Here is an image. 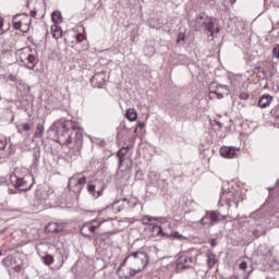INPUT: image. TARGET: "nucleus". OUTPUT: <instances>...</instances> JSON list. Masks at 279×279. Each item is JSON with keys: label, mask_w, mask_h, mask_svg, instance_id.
<instances>
[{"label": "nucleus", "mask_w": 279, "mask_h": 279, "mask_svg": "<svg viewBox=\"0 0 279 279\" xmlns=\"http://www.w3.org/2000/svg\"><path fill=\"white\" fill-rule=\"evenodd\" d=\"M130 149H132V146L121 147L118 150L117 156L119 158V169H121V167H123V162H125V157L128 156Z\"/></svg>", "instance_id": "19"}, {"label": "nucleus", "mask_w": 279, "mask_h": 279, "mask_svg": "<svg viewBox=\"0 0 279 279\" xmlns=\"http://www.w3.org/2000/svg\"><path fill=\"white\" fill-rule=\"evenodd\" d=\"M214 95H217L218 99H223V95L219 92H214Z\"/></svg>", "instance_id": "44"}, {"label": "nucleus", "mask_w": 279, "mask_h": 279, "mask_svg": "<svg viewBox=\"0 0 279 279\" xmlns=\"http://www.w3.org/2000/svg\"><path fill=\"white\" fill-rule=\"evenodd\" d=\"M44 265H53V256L51 255H46L43 257Z\"/></svg>", "instance_id": "31"}, {"label": "nucleus", "mask_w": 279, "mask_h": 279, "mask_svg": "<svg viewBox=\"0 0 279 279\" xmlns=\"http://www.w3.org/2000/svg\"><path fill=\"white\" fill-rule=\"evenodd\" d=\"M9 80L11 81V82H16V80H19L17 77H16V75H9Z\"/></svg>", "instance_id": "43"}, {"label": "nucleus", "mask_w": 279, "mask_h": 279, "mask_svg": "<svg viewBox=\"0 0 279 279\" xmlns=\"http://www.w3.org/2000/svg\"><path fill=\"white\" fill-rule=\"evenodd\" d=\"M86 40V35L80 33L76 35V43H84Z\"/></svg>", "instance_id": "33"}, {"label": "nucleus", "mask_w": 279, "mask_h": 279, "mask_svg": "<svg viewBox=\"0 0 279 279\" xmlns=\"http://www.w3.org/2000/svg\"><path fill=\"white\" fill-rule=\"evenodd\" d=\"M44 134H45V125L38 123L37 126H36L34 137L35 138H43Z\"/></svg>", "instance_id": "26"}, {"label": "nucleus", "mask_w": 279, "mask_h": 279, "mask_svg": "<svg viewBox=\"0 0 279 279\" xmlns=\"http://www.w3.org/2000/svg\"><path fill=\"white\" fill-rule=\"evenodd\" d=\"M275 58H279V45H276L272 49Z\"/></svg>", "instance_id": "37"}, {"label": "nucleus", "mask_w": 279, "mask_h": 279, "mask_svg": "<svg viewBox=\"0 0 279 279\" xmlns=\"http://www.w3.org/2000/svg\"><path fill=\"white\" fill-rule=\"evenodd\" d=\"M194 263L195 260L189 255H181L177 259V267L178 269H190V267H193Z\"/></svg>", "instance_id": "16"}, {"label": "nucleus", "mask_w": 279, "mask_h": 279, "mask_svg": "<svg viewBox=\"0 0 279 279\" xmlns=\"http://www.w3.org/2000/svg\"><path fill=\"white\" fill-rule=\"evenodd\" d=\"M31 16L35 17L36 16V11H31Z\"/></svg>", "instance_id": "48"}, {"label": "nucleus", "mask_w": 279, "mask_h": 279, "mask_svg": "<svg viewBox=\"0 0 279 279\" xmlns=\"http://www.w3.org/2000/svg\"><path fill=\"white\" fill-rule=\"evenodd\" d=\"M86 185V177H77L74 175L70 178L68 186L69 191L73 193L75 199H78L80 193H82V189Z\"/></svg>", "instance_id": "6"}, {"label": "nucleus", "mask_w": 279, "mask_h": 279, "mask_svg": "<svg viewBox=\"0 0 279 279\" xmlns=\"http://www.w3.org/2000/svg\"><path fill=\"white\" fill-rule=\"evenodd\" d=\"M16 130L17 134H22V136H29L32 125H29V123L16 124Z\"/></svg>", "instance_id": "21"}, {"label": "nucleus", "mask_w": 279, "mask_h": 279, "mask_svg": "<svg viewBox=\"0 0 279 279\" xmlns=\"http://www.w3.org/2000/svg\"><path fill=\"white\" fill-rule=\"evenodd\" d=\"M49 130L53 132L59 145H71V143H74V147L70 149L69 156H80L84 135L77 122L62 118L56 121Z\"/></svg>", "instance_id": "1"}, {"label": "nucleus", "mask_w": 279, "mask_h": 279, "mask_svg": "<svg viewBox=\"0 0 279 279\" xmlns=\"http://www.w3.org/2000/svg\"><path fill=\"white\" fill-rule=\"evenodd\" d=\"M196 23L205 28L207 36H215V22H213V19L208 17L206 13L197 15Z\"/></svg>", "instance_id": "11"}, {"label": "nucleus", "mask_w": 279, "mask_h": 279, "mask_svg": "<svg viewBox=\"0 0 279 279\" xmlns=\"http://www.w3.org/2000/svg\"><path fill=\"white\" fill-rule=\"evenodd\" d=\"M239 151H241L240 148L234 147V146H222L220 148V156H222V158H236V156H239Z\"/></svg>", "instance_id": "15"}, {"label": "nucleus", "mask_w": 279, "mask_h": 279, "mask_svg": "<svg viewBox=\"0 0 279 279\" xmlns=\"http://www.w3.org/2000/svg\"><path fill=\"white\" fill-rule=\"evenodd\" d=\"M11 123H14V116H12V118H11V121H10Z\"/></svg>", "instance_id": "50"}, {"label": "nucleus", "mask_w": 279, "mask_h": 279, "mask_svg": "<svg viewBox=\"0 0 279 279\" xmlns=\"http://www.w3.org/2000/svg\"><path fill=\"white\" fill-rule=\"evenodd\" d=\"M125 265L123 263L120 264L119 268L117 269V276L121 279H130L134 278L136 274H138L132 266H128L124 268Z\"/></svg>", "instance_id": "14"}, {"label": "nucleus", "mask_w": 279, "mask_h": 279, "mask_svg": "<svg viewBox=\"0 0 279 279\" xmlns=\"http://www.w3.org/2000/svg\"><path fill=\"white\" fill-rule=\"evenodd\" d=\"M186 36L184 35V33H179L178 38H177V45H180V43H184Z\"/></svg>", "instance_id": "32"}, {"label": "nucleus", "mask_w": 279, "mask_h": 279, "mask_svg": "<svg viewBox=\"0 0 279 279\" xmlns=\"http://www.w3.org/2000/svg\"><path fill=\"white\" fill-rule=\"evenodd\" d=\"M226 216L217 213V211H206L205 216L201 219V226H205L207 228H213L215 223H219V221H223Z\"/></svg>", "instance_id": "8"}, {"label": "nucleus", "mask_w": 279, "mask_h": 279, "mask_svg": "<svg viewBox=\"0 0 279 279\" xmlns=\"http://www.w3.org/2000/svg\"><path fill=\"white\" fill-rule=\"evenodd\" d=\"M34 160H35V162H38V160H40V153L39 151L34 153Z\"/></svg>", "instance_id": "40"}, {"label": "nucleus", "mask_w": 279, "mask_h": 279, "mask_svg": "<svg viewBox=\"0 0 279 279\" xmlns=\"http://www.w3.org/2000/svg\"><path fill=\"white\" fill-rule=\"evenodd\" d=\"M101 223H104L101 219H95V220L85 222L81 228V234L87 239L93 236V234H95V230H97V228H99Z\"/></svg>", "instance_id": "12"}, {"label": "nucleus", "mask_w": 279, "mask_h": 279, "mask_svg": "<svg viewBox=\"0 0 279 279\" xmlns=\"http://www.w3.org/2000/svg\"><path fill=\"white\" fill-rule=\"evenodd\" d=\"M52 23H62V13L60 11H53L51 14Z\"/></svg>", "instance_id": "28"}, {"label": "nucleus", "mask_w": 279, "mask_h": 279, "mask_svg": "<svg viewBox=\"0 0 279 279\" xmlns=\"http://www.w3.org/2000/svg\"><path fill=\"white\" fill-rule=\"evenodd\" d=\"M272 99L274 97L269 94L263 95L257 102L258 108H267L271 104Z\"/></svg>", "instance_id": "20"}, {"label": "nucleus", "mask_w": 279, "mask_h": 279, "mask_svg": "<svg viewBox=\"0 0 279 279\" xmlns=\"http://www.w3.org/2000/svg\"><path fill=\"white\" fill-rule=\"evenodd\" d=\"M46 230L47 232H51V233L62 232V230H64V222L62 221L49 222L46 226Z\"/></svg>", "instance_id": "18"}, {"label": "nucleus", "mask_w": 279, "mask_h": 279, "mask_svg": "<svg viewBox=\"0 0 279 279\" xmlns=\"http://www.w3.org/2000/svg\"><path fill=\"white\" fill-rule=\"evenodd\" d=\"M52 36L58 40V38H62V27L59 25L51 26Z\"/></svg>", "instance_id": "25"}, {"label": "nucleus", "mask_w": 279, "mask_h": 279, "mask_svg": "<svg viewBox=\"0 0 279 279\" xmlns=\"http://www.w3.org/2000/svg\"><path fill=\"white\" fill-rule=\"evenodd\" d=\"M239 267H240V269H241L242 271H245V269H247V263L241 262L240 265H239Z\"/></svg>", "instance_id": "38"}, {"label": "nucleus", "mask_w": 279, "mask_h": 279, "mask_svg": "<svg viewBox=\"0 0 279 279\" xmlns=\"http://www.w3.org/2000/svg\"><path fill=\"white\" fill-rule=\"evenodd\" d=\"M264 3L266 4V3H267V0H264Z\"/></svg>", "instance_id": "53"}, {"label": "nucleus", "mask_w": 279, "mask_h": 279, "mask_svg": "<svg viewBox=\"0 0 279 279\" xmlns=\"http://www.w3.org/2000/svg\"><path fill=\"white\" fill-rule=\"evenodd\" d=\"M240 197H241V193L239 192H227L221 194L219 204L220 206H223V204H227L229 208H232V206H235V208H239Z\"/></svg>", "instance_id": "9"}, {"label": "nucleus", "mask_w": 279, "mask_h": 279, "mask_svg": "<svg viewBox=\"0 0 279 279\" xmlns=\"http://www.w3.org/2000/svg\"><path fill=\"white\" fill-rule=\"evenodd\" d=\"M271 117L275 119L276 125L279 128V106H275L270 111Z\"/></svg>", "instance_id": "29"}, {"label": "nucleus", "mask_w": 279, "mask_h": 279, "mask_svg": "<svg viewBox=\"0 0 279 279\" xmlns=\"http://www.w3.org/2000/svg\"><path fill=\"white\" fill-rule=\"evenodd\" d=\"M149 263V255L146 252L137 251L129 254L123 260L122 265H128L141 274Z\"/></svg>", "instance_id": "4"}, {"label": "nucleus", "mask_w": 279, "mask_h": 279, "mask_svg": "<svg viewBox=\"0 0 279 279\" xmlns=\"http://www.w3.org/2000/svg\"><path fill=\"white\" fill-rule=\"evenodd\" d=\"M107 210H112L116 215L123 210H130L129 198L114 201L111 205L107 206Z\"/></svg>", "instance_id": "13"}, {"label": "nucleus", "mask_w": 279, "mask_h": 279, "mask_svg": "<svg viewBox=\"0 0 279 279\" xmlns=\"http://www.w3.org/2000/svg\"><path fill=\"white\" fill-rule=\"evenodd\" d=\"M20 61L22 64L29 69V71H34L36 69V64H38V51L36 49H32V47H25L19 50Z\"/></svg>", "instance_id": "5"}, {"label": "nucleus", "mask_w": 279, "mask_h": 279, "mask_svg": "<svg viewBox=\"0 0 279 279\" xmlns=\"http://www.w3.org/2000/svg\"><path fill=\"white\" fill-rule=\"evenodd\" d=\"M158 218H154L151 216H145L142 218V223L144 226H150V230L153 235L155 236H166L167 239H177L178 241H186L189 238L181 234L178 231H163L160 226H153L154 221H157Z\"/></svg>", "instance_id": "3"}, {"label": "nucleus", "mask_w": 279, "mask_h": 279, "mask_svg": "<svg viewBox=\"0 0 279 279\" xmlns=\"http://www.w3.org/2000/svg\"><path fill=\"white\" fill-rule=\"evenodd\" d=\"M106 74L104 73H96L90 78V84L94 86V88H104V85L106 84Z\"/></svg>", "instance_id": "17"}, {"label": "nucleus", "mask_w": 279, "mask_h": 279, "mask_svg": "<svg viewBox=\"0 0 279 279\" xmlns=\"http://www.w3.org/2000/svg\"><path fill=\"white\" fill-rule=\"evenodd\" d=\"M105 189L106 183H104V180H94L87 184L88 194L95 199L101 197Z\"/></svg>", "instance_id": "10"}, {"label": "nucleus", "mask_w": 279, "mask_h": 279, "mask_svg": "<svg viewBox=\"0 0 279 279\" xmlns=\"http://www.w3.org/2000/svg\"><path fill=\"white\" fill-rule=\"evenodd\" d=\"M209 243H210L211 247H217V240L211 239V240H209Z\"/></svg>", "instance_id": "41"}, {"label": "nucleus", "mask_w": 279, "mask_h": 279, "mask_svg": "<svg viewBox=\"0 0 279 279\" xmlns=\"http://www.w3.org/2000/svg\"><path fill=\"white\" fill-rule=\"evenodd\" d=\"M252 234L255 236V239H258V236H263L265 234V227L263 225L257 223L256 228L252 229Z\"/></svg>", "instance_id": "23"}, {"label": "nucleus", "mask_w": 279, "mask_h": 279, "mask_svg": "<svg viewBox=\"0 0 279 279\" xmlns=\"http://www.w3.org/2000/svg\"><path fill=\"white\" fill-rule=\"evenodd\" d=\"M217 265V256L214 253L207 254V267L208 269H213Z\"/></svg>", "instance_id": "24"}, {"label": "nucleus", "mask_w": 279, "mask_h": 279, "mask_svg": "<svg viewBox=\"0 0 279 279\" xmlns=\"http://www.w3.org/2000/svg\"><path fill=\"white\" fill-rule=\"evenodd\" d=\"M3 34V21L0 20V36Z\"/></svg>", "instance_id": "45"}, {"label": "nucleus", "mask_w": 279, "mask_h": 279, "mask_svg": "<svg viewBox=\"0 0 279 279\" xmlns=\"http://www.w3.org/2000/svg\"><path fill=\"white\" fill-rule=\"evenodd\" d=\"M8 145V141H5L4 138H0V151L5 149Z\"/></svg>", "instance_id": "36"}, {"label": "nucleus", "mask_w": 279, "mask_h": 279, "mask_svg": "<svg viewBox=\"0 0 279 279\" xmlns=\"http://www.w3.org/2000/svg\"><path fill=\"white\" fill-rule=\"evenodd\" d=\"M137 126L145 128V122H138Z\"/></svg>", "instance_id": "47"}, {"label": "nucleus", "mask_w": 279, "mask_h": 279, "mask_svg": "<svg viewBox=\"0 0 279 279\" xmlns=\"http://www.w3.org/2000/svg\"><path fill=\"white\" fill-rule=\"evenodd\" d=\"M94 245L99 248V247H104V245H106V239H104L102 235H96L95 240H94Z\"/></svg>", "instance_id": "27"}, {"label": "nucleus", "mask_w": 279, "mask_h": 279, "mask_svg": "<svg viewBox=\"0 0 279 279\" xmlns=\"http://www.w3.org/2000/svg\"><path fill=\"white\" fill-rule=\"evenodd\" d=\"M251 217H252L253 219H256V217H258V211L253 213V214L251 215Z\"/></svg>", "instance_id": "46"}, {"label": "nucleus", "mask_w": 279, "mask_h": 279, "mask_svg": "<svg viewBox=\"0 0 279 279\" xmlns=\"http://www.w3.org/2000/svg\"><path fill=\"white\" fill-rule=\"evenodd\" d=\"M12 23L14 29L27 32L29 29V25H32V17L25 13L17 14L13 16Z\"/></svg>", "instance_id": "7"}, {"label": "nucleus", "mask_w": 279, "mask_h": 279, "mask_svg": "<svg viewBox=\"0 0 279 279\" xmlns=\"http://www.w3.org/2000/svg\"><path fill=\"white\" fill-rule=\"evenodd\" d=\"M45 247H47V244L45 243H39L36 246L37 253L40 254V252H43V250H45Z\"/></svg>", "instance_id": "35"}, {"label": "nucleus", "mask_w": 279, "mask_h": 279, "mask_svg": "<svg viewBox=\"0 0 279 279\" xmlns=\"http://www.w3.org/2000/svg\"><path fill=\"white\" fill-rule=\"evenodd\" d=\"M9 260H12V257L8 256L1 260L2 265L8 266Z\"/></svg>", "instance_id": "39"}, {"label": "nucleus", "mask_w": 279, "mask_h": 279, "mask_svg": "<svg viewBox=\"0 0 279 279\" xmlns=\"http://www.w3.org/2000/svg\"><path fill=\"white\" fill-rule=\"evenodd\" d=\"M217 125L223 128V124H221V122H217Z\"/></svg>", "instance_id": "49"}, {"label": "nucleus", "mask_w": 279, "mask_h": 279, "mask_svg": "<svg viewBox=\"0 0 279 279\" xmlns=\"http://www.w3.org/2000/svg\"><path fill=\"white\" fill-rule=\"evenodd\" d=\"M1 256H3V252H2V251H0V257H1Z\"/></svg>", "instance_id": "52"}, {"label": "nucleus", "mask_w": 279, "mask_h": 279, "mask_svg": "<svg viewBox=\"0 0 279 279\" xmlns=\"http://www.w3.org/2000/svg\"><path fill=\"white\" fill-rule=\"evenodd\" d=\"M10 183L12 187L9 189L10 193H16V191H29L34 186V174L29 172V169L24 167H16L10 175Z\"/></svg>", "instance_id": "2"}, {"label": "nucleus", "mask_w": 279, "mask_h": 279, "mask_svg": "<svg viewBox=\"0 0 279 279\" xmlns=\"http://www.w3.org/2000/svg\"><path fill=\"white\" fill-rule=\"evenodd\" d=\"M220 88H222V90H226L227 95L230 93V89L228 88V85H220Z\"/></svg>", "instance_id": "42"}, {"label": "nucleus", "mask_w": 279, "mask_h": 279, "mask_svg": "<svg viewBox=\"0 0 279 279\" xmlns=\"http://www.w3.org/2000/svg\"><path fill=\"white\" fill-rule=\"evenodd\" d=\"M231 1V3H236V0H230Z\"/></svg>", "instance_id": "51"}, {"label": "nucleus", "mask_w": 279, "mask_h": 279, "mask_svg": "<svg viewBox=\"0 0 279 279\" xmlns=\"http://www.w3.org/2000/svg\"><path fill=\"white\" fill-rule=\"evenodd\" d=\"M141 205L137 198H129V210H133L136 206Z\"/></svg>", "instance_id": "30"}, {"label": "nucleus", "mask_w": 279, "mask_h": 279, "mask_svg": "<svg viewBox=\"0 0 279 279\" xmlns=\"http://www.w3.org/2000/svg\"><path fill=\"white\" fill-rule=\"evenodd\" d=\"M240 99L247 101V99H250V94H247V92H242L240 94Z\"/></svg>", "instance_id": "34"}, {"label": "nucleus", "mask_w": 279, "mask_h": 279, "mask_svg": "<svg viewBox=\"0 0 279 279\" xmlns=\"http://www.w3.org/2000/svg\"><path fill=\"white\" fill-rule=\"evenodd\" d=\"M125 119H128V121H131V122L136 121V119H138V113L136 112V109L134 108L126 109Z\"/></svg>", "instance_id": "22"}]
</instances>
